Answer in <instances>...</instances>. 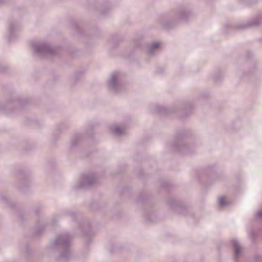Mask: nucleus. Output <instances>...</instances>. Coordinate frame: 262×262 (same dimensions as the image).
<instances>
[{"instance_id":"f8f14e48","label":"nucleus","mask_w":262,"mask_h":262,"mask_svg":"<svg viewBox=\"0 0 262 262\" xmlns=\"http://www.w3.org/2000/svg\"><path fill=\"white\" fill-rule=\"evenodd\" d=\"M160 44L159 42H154L149 45L146 49V54L148 56H153L159 51Z\"/></svg>"},{"instance_id":"a878e982","label":"nucleus","mask_w":262,"mask_h":262,"mask_svg":"<svg viewBox=\"0 0 262 262\" xmlns=\"http://www.w3.org/2000/svg\"><path fill=\"white\" fill-rule=\"evenodd\" d=\"M42 208V207L41 206H38L37 207H36V208L35 209V212L36 214H39V211Z\"/></svg>"},{"instance_id":"dca6fc26","label":"nucleus","mask_w":262,"mask_h":262,"mask_svg":"<svg viewBox=\"0 0 262 262\" xmlns=\"http://www.w3.org/2000/svg\"><path fill=\"white\" fill-rule=\"evenodd\" d=\"M110 129L116 135H121L125 133V128L123 126L113 125Z\"/></svg>"},{"instance_id":"ddd939ff","label":"nucleus","mask_w":262,"mask_h":262,"mask_svg":"<svg viewBox=\"0 0 262 262\" xmlns=\"http://www.w3.org/2000/svg\"><path fill=\"white\" fill-rule=\"evenodd\" d=\"M144 218L147 223H153L156 221V215L152 209L149 208L144 211Z\"/></svg>"},{"instance_id":"f704fd0d","label":"nucleus","mask_w":262,"mask_h":262,"mask_svg":"<svg viewBox=\"0 0 262 262\" xmlns=\"http://www.w3.org/2000/svg\"><path fill=\"white\" fill-rule=\"evenodd\" d=\"M218 80V78L217 77H215V80L217 81Z\"/></svg>"},{"instance_id":"7c9ffc66","label":"nucleus","mask_w":262,"mask_h":262,"mask_svg":"<svg viewBox=\"0 0 262 262\" xmlns=\"http://www.w3.org/2000/svg\"><path fill=\"white\" fill-rule=\"evenodd\" d=\"M115 39H116V37H112V38L111 39L110 41L113 42V41H114V40H115Z\"/></svg>"},{"instance_id":"f257e3e1","label":"nucleus","mask_w":262,"mask_h":262,"mask_svg":"<svg viewBox=\"0 0 262 262\" xmlns=\"http://www.w3.org/2000/svg\"><path fill=\"white\" fill-rule=\"evenodd\" d=\"M71 238L68 232H63L59 234L50 245V248L55 249L59 252L57 257L58 262H68L70 259Z\"/></svg>"},{"instance_id":"cd10ccee","label":"nucleus","mask_w":262,"mask_h":262,"mask_svg":"<svg viewBox=\"0 0 262 262\" xmlns=\"http://www.w3.org/2000/svg\"><path fill=\"white\" fill-rule=\"evenodd\" d=\"M169 185V184L168 183H164L162 184V186L163 187L167 188V187H168Z\"/></svg>"},{"instance_id":"39448f33","label":"nucleus","mask_w":262,"mask_h":262,"mask_svg":"<svg viewBox=\"0 0 262 262\" xmlns=\"http://www.w3.org/2000/svg\"><path fill=\"white\" fill-rule=\"evenodd\" d=\"M122 74L119 72H114L111 74L107 81L108 89L114 93H120L124 89L122 83Z\"/></svg>"},{"instance_id":"b1692460","label":"nucleus","mask_w":262,"mask_h":262,"mask_svg":"<svg viewBox=\"0 0 262 262\" xmlns=\"http://www.w3.org/2000/svg\"><path fill=\"white\" fill-rule=\"evenodd\" d=\"M256 217L262 220V210H259L257 211Z\"/></svg>"},{"instance_id":"bb28decb","label":"nucleus","mask_w":262,"mask_h":262,"mask_svg":"<svg viewBox=\"0 0 262 262\" xmlns=\"http://www.w3.org/2000/svg\"><path fill=\"white\" fill-rule=\"evenodd\" d=\"M12 105V104L10 103H9L8 104H7V106H4V105H2L0 106V110H5V107H10Z\"/></svg>"},{"instance_id":"412c9836","label":"nucleus","mask_w":262,"mask_h":262,"mask_svg":"<svg viewBox=\"0 0 262 262\" xmlns=\"http://www.w3.org/2000/svg\"><path fill=\"white\" fill-rule=\"evenodd\" d=\"M93 134V126L91 124L88 125L87 126V130L85 135L91 136Z\"/></svg>"},{"instance_id":"7ed1b4c3","label":"nucleus","mask_w":262,"mask_h":262,"mask_svg":"<svg viewBox=\"0 0 262 262\" xmlns=\"http://www.w3.org/2000/svg\"><path fill=\"white\" fill-rule=\"evenodd\" d=\"M191 15L190 9L186 6H181L175 10L172 16V20H167L162 23L163 27L166 29L172 28L178 20H186Z\"/></svg>"},{"instance_id":"1a4fd4ad","label":"nucleus","mask_w":262,"mask_h":262,"mask_svg":"<svg viewBox=\"0 0 262 262\" xmlns=\"http://www.w3.org/2000/svg\"><path fill=\"white\" fill-rule=\"evenodd\" d=\"M231 244L234 252V259L236 261V259L242 255L243 249L239 242L235 239L231 241Z\"/></svg>"},{"instance_id":"f3484780","label":"nucleus","mask_w":262,"mask_h":262,"mask_svg":"<svg viewBox=\"0 0 262 262\" xmlns=\"http://www.w3.org/2000/svg\"><path fill=\"white\" fill-rule=\"evenodd\" d=\"M155 110L160 114L165 115L169 114L172 112L170 109L160 105L156 106Z\"/></svg>"},{"instance_id":"423d86ee","label":"nucleus","mask_w":262,"mask_h":262,"mask_svg":"<svg viewBox=\"0 0 262 262\" xmlns=\"http://www.w3.org/2000/svg\"><path fill=\"white\" fill-rule=\"evenodd\" d=\"M97 182V179L95 174L93 173L84 174L78 183L75 184L74 188L75 190L83 189L86 188Z\"/></svg>"},{"instance_id":"4be33fe9","label":"nucleus","mask_w":262,"mask_h":262,"mask_svg":"<svg viewBox=\"0 0 262 262\" xmlns=\"http://www.w3.org/2000/svg\"><path fill=\"white\" fill-rule=\"evenodd\" d=\"M145 200V196L144 194H141L139 196L137 199V203H140L144 202Z\"/></svg>"},{"instance_id":"6ab92c4d","label":"nucleus","mask_w":262,"mask_h":262,"mask_svg":"<svg viewBox=\"0 0 262 262\" xmlns=\"http://www.w3.org/2000/svg\"><path fill=\"white\" fill-rule=\"evenodd\" d=\"M81 228L85 235H88L91 231V226L89 223H85Z\"/></svg>"},{"instance_id":"f03ea898","label":"nucleus","mask_w":262,"mask_h":262,"mask_svg":"<svg viewBox=\"0 0 262 262\" xmlns=\"http://www.w3.org/2000/svg\"><path fill=\"white\" fill-rule=\"evenodd\" d=\"M189 132L182 130L176 137L172 145L173 150L185 155H190L194 151V144L189 138Z\"/></svg>"},{"instance_id":"a211bd4d","label":"nucleus","mask_w":262,"mask_h":262,"mask_svg":"<svg viewBox=\"0 0 262 262\" xmlns=\"http://www.w3.org/2000/svg\"><path fill=\"white\" fill-rule=\"evenodd\" d=\"M20 184L23 185V187H19L18 189L22 191H25V189L29 187V179L26 177L24 178L23 180L20 181Z\"/></svg>"},{"instance_id":"5701e85b","label":"nucleus","mask_w":262,"mask_h":262,"mask_svg":"<svg viewBox=\"0 0 262 262\" xmlns=\"http://www.w3.org/2000/svg\"><path fill=\"white\" fill-rule=\"evenodd\" d=\"M219 205L221 207H224L226 205V202L224 198H221L219 200Z\"/></svg>"},{"instance_id":"c85d7f7f","label":"nucleus","mask_w":262,"mask_h":262,"mask_svg":"<svg viewBox=\"0 0 262 262\" xmlns=\"http://www.w3.org/2000/svg\"><path fill=\"white\" fill-rule=\"evenodd\" d=\"M261 258V257L260 256H257L256 257V260L257 261V262H259V260Z\"/></svg>"},{"instance_id":"20e7f679","label":"nucleus","mask_w":262,"mask_h":262,"mask_svg":"<svg viewBox=\"0 0 262 262\" xmlns=\"http://www.w3.org/2000/svg\"><path fill=\"white\" fill-rule=\"evenodd\" d=\"M34 53L38 56H54L57 54L59 48L52 47L48 43L36 42L32 45Z\"/></svg>"},{"instance_id":"9d476101","label":"nucleus","mask_w":262,"mask_h":262,"mask_svg":"<svg viewBox=\"0 0 262 262\" xmlns=\"http://www.w3.org/2000/svg\"><path fill=\"white\" fill-rule=\"evenodd\" d=\"M47 224L48 221L46 219L43 217L39 219L37 222L36 227L35 230V234L36 235H40L43 231V229Z\"/></svg>"},{"instance_id":"473e14b6","label":"nucleus","mask_w":262,"mask_h":262,"mask_svg":"<svg viewBox=\"0 0 262 262\" xmlns=\"http://www.w3.org/2000/svg\"><path fill=\"white\" fill-rule=\"evenodd\" d=\"M186 116V114H185V115H182V116H181V118H184V117H185Z\"/></svg>"},{"instance_id":"393cba45","label":"nucleus","mask_w":262,"mask_h":262,"mask_svg":"<svg viewBox=\"0 0 262 262\" xmlns=\"http://www.w3.org/2000/svg\"><path fill=\"white\" fill-rule=\"evenodd\" d=\"M15 103L18 104L19 105H21V100L19 98H15L13 100Z\"/></svg>"},{"instance_id":"2eb2a0df","label":"nucleus","mask_w":262,"mask_h":262,"mask_svg":"<svg viewBox=\"0 0 262 262\" xmlns=\"http://www.w3.org/2000/svg\"><path fill=\"white\" fill-rule=\"evenodd\" d=\"M77 216L75 212L70 209H65L61 211L58 216L70 217L72 220H74Z\"/></svg>"},{"instance_id":"4468645a","label":"nucleus","mask_w":262,"mask_h":262,"mask_svg":"<svg viewBox=\"0 0 262 262\" xmlns=\"http://www.w3.org/2000/svg\"><path fill=\"white\" fill-rule=\"evenodd\" d=\"M17 28V25L12 21H10L9 24L8 31L9 35L8 39L9 41L12 40L14 37V31Z\"/></svg>"},{"instance_id":"0eeeda50","label":"nucleus","mask_w":262,"mask_h":262,"mask_svg":"<svg viewBox=\"0 0 262 262\" xmlns=\"http://www.w3.org/2000/svg\"><path fill=\"white\" fill-rule=\"evenodd\" d=\"M168 204L172 209L180 214H185L184 211L188 209L186 206L174 199H171L169 201Z\"/></svg>"},{"instance_id":"72a5a7b5","label":"nucleus","mask_w":262,"mask_h":262,"mask_svg":"<svg viewBox=\"0 0 262 262\" xmlns=\"http://www.w3.org/2000/svg\"><path fill=\"white\" fill-rule=\"evenodd\" d=\"M2 3H3V0H0V4H2Z\"/></svg>"},{"instance_id":"2f4dec72","label":"nucleus","mask_w":262,"mask_h":262,"mask_svg":"<svg viewBox=\"0 0 262 262\" xmlns=\"http://www.w3.org/2000/svg\"><path fill=\"white\" fill-rule=\"evenodd\" d=\"M14 112V111H13H13H12L8 112H7V113H8V114H10V113H13V112Z\"/></svg>"},{"instance_id":"9b49d317","label":"nucleus","mask_w":262,"mask_h":262,"mask_svg":"<svg viewBox=\"0 0 262 262\" xmlns=\"http://www.w3.org/2000/svg\"><path fill=\"white\" fill-rule=\"evenodd\" d=\"M85 135L83 134L77 133L73 136L71 140V148H74L78 145L84 139Z\"/></svg>"},{"instance_id":"aec40b11","label":"nucleus","mask_w":262,"mask_h":262,"mask_svg":"<svg viewBox=\"0 0 262 262\" xmlns=\"http://www.w3.org/2000/svg\"><path fill=\"white\" fill-rule=\"evenodd\" d=\"M0 201L4 203L8 204L11 207L13 206L12 203L9 200L7 197L3 194L0 195Z\"/></svg>"},{"instance_id":"e433bc0d","label":"nucleus","mask_w":262,"mask_h":262,"mask_svg":"<svg viewBox=\"0 0 262 262\" xmlns=\"http://www.w3.org/2000/svg\"><path fill=\"white\" fill-rule=\"evenodd\" d=\"M257 2V1H255L253 3H255Z\"/></svg>"},{"instance_id":"6e6552de","label":"nucleus","mask_w":262,"mask_h":262,"mask_svg":"<svg viewBox=\"0 0 262 262\" xmlns=\"http://www.w3.org/2000/svg\"><path fill=\"white\" fill-rule=\"evenodd\" d=\"M260 25H262V13L258 14L254 20L241 24L239 27L241 28H252Z\"/></svg>"},{"instance_id":"c756f323","label":"nucleus","mask_w":262,"mask_h":262,"mask_svg":"<svg viewBox=\"0 0 262 262\" xmlns=\"http://www.w3.org/2000/svg\"><path fill=\"white\" fill-rule=\"evenodd\" d=\"M55 217H56V216H55V217H54V219H53V220H52V221H51V222H52V224H54V223L56 222Z\"/></svg>"},{"instance_id":"c9c22d12","label":"nucleus","mask_w":262,"mask_h":262,"mask_svg":"<svg viewBox=\"0 0 262 262\" xmlns=\"http://www.w3.org/2000/svg\"><path fill=\"white\" fill-rule=\"evenodd\" d=\"M78 74H77L75 75L76 78H77V77L78 76Z\"/></svg>"}]
</instances>
